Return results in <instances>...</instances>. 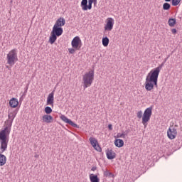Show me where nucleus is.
<instances>
[{"instance_id":"obj_27","label":"nucleus","mask_w":182,"mask_h":182,"mask_svg":"<svg viewBox=\"0 0 182 182\" xmlns=\"http://www.w3.org/2000/svg\"><path fill=\"white\" fill-rule=\"evenodd\" d=\"M105 177H114V175L112 173V172H109L108 171H105L104 172Z\"/></svg>"},{"instance_id":"obj_37","label":"nucleus","mask_w":182,"mask_h":182,"mask_svg":"<svg viewBox=\"0 0 182 182\" xmlns=\"http://www.w3.org/2000/svg\"><path fill=\"white\" fill-rule=\"evenodd\" d=\"M170 58V55H168L167 58H166L164 60V63H166L167 62V60Z\"/></svg>"},{"instance_id":"obj_24","label":"nucleus","mask_w":182,"mask_h":182,"mask_svg":"<svg viewBox=\"0 0 182 182\" xmlns=\"http://www.w3.org/2000/svg\"><path fill=\"white\" fill-rule=\"evenodd\" d=\"M102 45L103 46L106 47V46H109V38L107 37H104L102 38Z\"/></svg>"},{"instance_id":"obj_36","label":"nucleus","mask_w":182,"mask_h":182,"mask_svg":"<svg viewBox=\"0 0 182 182\" xmlns=\"http://www.w3.org/2000/svg\"><path fill=\"white\" fill-rule=\"evenodd\" d=\"M97 168V167H96V166H92V168H91V170H92V171H96Z\"/></svg>"},{"instance_id":"obj_22","label":"nucleus","mask_w":182,"mask_h":182,"mask_svg":"<svg viewBox=\"0 0 182 182\" xmlns=\"http://www.w3.org/2000/svg\"><path fill=\"white\" fill-rule=\"evenodd\" d=\"M168 23L171 28H173L176 26V23H177V20L176 18H169Z\"/></svg>"},{"instance_id":"obj_1","label":"nucleus","mask_w":182,"mask_h":182,"mask_svg":"<svg viewBox=\"0 0 182 182\" xmlns=\"http://www.w3.org/2000/svg\"><path fill=\"white\" fill-rule=\"evenodd\" d=\"M165 63H162L159 66L152 69L146 75L145 80V89L147 92H151L154 89V86L157 87V82H159V75L163 69Z\"/></svg>"},{"instance_id":"obj_38","label":"nucleus","mask_w":182,"mask_h":182,"mask_svg":"<svg viewBox=\"0 0 182 182\" xmlns=\"http://www.w3.org/2000/svg\"><path fill=\"white\" fill-rule=\"evenodd\" d=\"M34 157H36V159H38V158L39 157V155L36 154V155L34 156Z\"/></svg>"},{"instance_id":"obj_6","label":"nucleus","mask_w":182,"mask_h":182,"mask_svg":"<svg viewBox=\"0 0 182 182\" xmlns=\"http://www.w3.org/2000/svg\"><path fill=\"white\" fill-rule=\"evenodd\" d=\"M153 106H151L146 108L143 114L142 117V124L144 125V127L147 126V122L150 121V118L151 117V114L153 113Z\"/></svg>"},{"instance_id":"obj_35","label":"nucleus","mask_w":182,"mask_h":182,"mask_svg":"<svg viewBox=\"0 0 182 182\" xmlns=\"http://www.w3.org/2000/svg\"><path fill=\"white\" fill-rule=\"evenodd\" d=\"M108 129L110 130V131L113 130V125H112L111 124H109L108 125Z\"/></svg>"},{"instance_id":"obj_14","label":"nucleus","mask_w":182,"mask_h":182,"mask_svg":"<svg viewBox=\"0 0 182 182\" xmlns=\"http://www.w3.org/2000/svg\"><path fill=\"white\" fill-rule=\"evenodd\" d=\"M18 109H16L14 110H11V112H8V119L10 120H14L15 118L16 117V114H18Z\"/></svg>"},{"instance_id":"obj_17","label":"nucleus","mask_w":182,"mask_h":182,"mask_svg":"<svg viewBox=\"0 0 182 182\" xmlns=\"http://www.w3.org/2000/svg\"><path fill=\"white\" fill-rule=\"evenodd\" d=\"M18 105H19V102L16 98H11L9 101V106L13 109L18 107Z\"/></svg>"},{"instance_id":"obj_25","label":"nucleus","mask_w":182,"mask_h":182,"mask_svg":"<svg viewBox=\"0 0 182 182\" xmlns=\"http://www.w3.org/2000/svg\"><path fill=\"white\" fill-rule=\"evenodd\" d=\"M171 8V5L170 4L166 2L163 4L164 11H168Z\"/></svg>"},{"instance_id":"obj_21","label":"nucleus","mask_w":182,"mask_h":182,"mask_svg":"<svg viewBox=\"0 0 182 182\" xmlns=\"http://www.w3.org/2000/svg\"><path fill=\"white\" fill-rule=\"evenodd\" d=\"M6 164V156L0 154V166H5Z\"/></svg>"},{"instance_id":"obj_5","label":"nucleus","mask_w":182,"mask_h":182,"mask_svg":"<svg viewBox=\"0 0 182 182\" xmlns=\"http://www.w3.org/2000/svg\"><path fill=\"white\" fill-rule=\"evenodd\" d=\"M16 60H18V50L14 48L10 50L7 54V63L10 65V66H14Z\"/></svg>"},{"instance_id":"obj_16","label":"nucleus","mask_w":182,"mask_h":182,"mask_svg":"<svg viewBox=\"0 0 182 182\" xmlns=\"http://www.w3.org/2000/svg\"><path fill=\"white\" fill-rule=\"evenodd\" d=\"M42 120L43 123H52L53 122V117L50 114H44L42 117Z\"/></svg>"},{"instance_id":"obj_18","label":"nucleus","mask_w":182,"mask_h":182,"mask_svg":"<svg viewBox=\"0 0 182 182\" xmlns=\"http://www.w3.org/2000/svg\"><path fill=\"white\" fill-rule=\"evenodd\" d=\"M114 145L116 146V147H123V146H124V141H123V139H115L114 140Z\"/></svg>"},{"instance_id":"obj_32","label":"nucleus","mask_w":182,"mask_h":182,"mask_svg":"<svg viewBox=\"0 0 182 182\" xmlns=\"http://www.w3.org/2000/svg\"><path fill=\"white\" fill-rule=\"evenodd\" d=\"M69 53H70L71 55H73V53H75V48H69L68 49Z\"/></svg>"},{"instance_id":"obj_29","label":"nucleus","mask_w":182,"mask_h":182,"mask_svg":"<svg viewBox=\"0 0 182 182\" xmlns=\"http://www.w3.org/2000/svg\"><path fill=\"white\" fill-rule=\"evenodd\" d=\"M136 117L138 119H141L143 117V111L140 110L136 113Z\"/></svg>"},{"instance_id":"obj_12","label":"nucleus","mask_w":182,"mask_h":182,"mask_svg":"<svg viewBox=\"0 0 182 182\" xmlns=\"http://www.w3.org/2000/svg\"><path fill=\"white\" fill-rule=\"evenodd\" d=\"M55 102V90L50 93L47 97V105L53 107V103Z\"/></svg>"},{"instance_id":"obj_20","label":"nucleus","mask_w":182,"mask_h":182,"mask_svg":"<svg viewBox=\"0 0 182 182\" xmlns=\"http://www.w3.org/2000/svg\"><path fill=\"white\" fill-rule=\"evenodd\" d=\"M90 180L91 182H100V179L97 177V175L93 173L90 175Z\"/></svg>"},{"instance_id":"obj_26","label":"nucleus","mask_w":182,"mask_h":182,"mask_svg":"<svg viewBox=\"0 0 182 182\" xmlns=\"http://www.w3.org/2000/svg\"><path fill=\"white\" fill-rule=\"evenodd\" d=\"M44 112H45V113H46V114H50V113H52L53 110L50 107H46L44 109Z\"/></svg>"},{"instance_id":"obj_4","label":"nucleus","mask_w":182,"mask_h":182,"mask_svg":"<svg viewBox=\"0 0 182 182\" xmlns=\"http://www.w3.org/2000/svg\"><path fill=\"white\" fill-rule=\"evenodd\" d=\"M63 33V28L62 27H58L56 26H53V30L50 33V36L49 38V43L51 45H53L54 42H56V39L59 38V36H62Z\"/></svg>"},{"instance_id":"obj_28","label":"nucleus","mask_w":182,"mask_h":182,"mask_svg":"<svg viewBox=\"0 0 182 182\" xmlns=\"http://www.w3.org/2000/svg\"><path fill=\"white\" fill-rule=\"evenodd\" d=\"M180 2H181V0H172V6H177Z\"/></svg>"},{"instance_id":"obj_13","label":"nucleus","mask_w":182,"mask_h":182,"mask_svg":"<svg viewBox=\"0 0 182 182\" xmlns=\"http://www.w3.org/2000/svg\"><path fill=\"white\" fill-rule=\"evenodd\" d=\"M66 23V20L63 17H60L54 24V26H57L58 28H62V26H65Z\"/></svg>"},{"instance_id":"obj_34","label":"nucleus","mask_w":182,"mask_h":182,"mask_svg":"<svg viewBox=\"0 0 182 182\" xmlns=\"http://www.w3.org/2000/svg\"><path fill=\"white\" fill-rule=\"evenodd\" d=\"M171 31L173 35H176V33H177V29L176 28H172Z\"/></svg>"},{"instance_id":"obj_8","label":"nucleus","mask_w":182,"mask_h":182,"mask_svg":"<svg viewBox=\"0 0 182 182\" xmlns=\"http://www.w3.org/2000/svg\"><path fill=\"white\" fill-rule=\"evenodd\" d=\"M72 47L77 50H79L82 48V40L79 36H75L71 42Z\"/></svg>"},{"instance_id":"obj_33","label":"nucleus","mask_w":182,"mask_h":182,"mask_svg":"<svg viewBox=\"0 0 182 182\" xmlns=\"http://www.w3.org/2000/svg\"><path fill=\"white\" fill-rule=\"evenodd\" d=\"M25 96L26 95H23V94L21 96V97L19 99L20 103H22V102H23V99H24Z\"/></svg>"},{"instance_id":"obj_15","label":"nucleus","mask_w":182,"mask_h":182,"mask_svg":"<svg viewBox=\"0 0 182 182\" xmlns=\"http://www.w3.org/2000/svg\"><path fill=\"white\" fill-rule=\"evenodd\" d=\"M106 155L108 160H113V159H116V153L112 149L107 150Z\"/></svg>"},{"instance_id":"obj_10","label":"nucleus","mask_w":182,"mask_h":182,"mask_svg":"<svg viewBox=\"0 0 182 182\" xmlns=\"http://www.w3.org/2000/svg\"><path fill=\"white\" fill-rule=\"evenodd\" d=\"M114 25V19L113 18H108L107 19V23L105 26V31H112Z\"/></svg>"},{"instance_id":"obj_11","label":"nucleus","mask_w":182,"mask_h":182,"mask_svg":"<svg viewBox=\"0 0 182 182\" xmlns=\"http://www.w3.org/2000/svg\"><path fill=\"white\" fill-rule=\"evenodd\" d=\"M167 135L168 139L171 140H174L177 137V129L176 128H169L167 131Z\"/></svg>"},{"instance_id":"obj_31","label":"nucleus","mask_w":182,"mask_h":182,"mask_svg":"<svg viewBox=\"0 0 182 182\" xmlns=\"http://www.w3.org/2000/svg\"><path fill=\"white\" fill-rule=\"evenodd\" d=\"M94 149L97 151H99L100 153H102V147H100V145L97 144L96 147H94Z\"/></svg>"},{"instance_id":"obj_9","label":"nucleus","mask_w":182,"mask_h":182,"mask_svg":"<svg viewBox=\"0 0 182 182\" xmlns=\"http://www.w3.org/2000/svg\"><path fill=\"white\" fill-rule=\"evenodd\" d=\"M60 118L61 119V120H63V122H64L65 123H67V124H70V126H72V127H75V129H79V125L73 122L71 119L68 118L66 116L61 115Z\"/></svg>"},{"instance_id":"obj_7","label":"nucleus","mask_w":182,"mask_h":182,"mask_svg":"<svg viewBox=\"0 0 182 182\" xmlns=\"http://www.w3.org/2000/svg\"><path fill=\"white\" fill-rule=\"evenodd\" d=\"M96 5L97 4V0H82L81 8L82 11H87L92 9V4Z\"/></svg>"},{"instance_id":"obj_23","label":"nucleus","mask_w":182,"mask_h":182,"mask_svg":"<svg viewBox=\"0 0 182 182\" xmlns=\"http://www.w3.org/2000/svg\"><path fill=\"white\" fill-rule=\"evenodd\" d=\"M127 136V132H122V133H118L117 134V138H121V139H126V136Z\"/></svg>"},{"instance_id":"obj_19","label":"nucleus","mask_w":182,"mask_h":182,"mask_svg":"<svg viewBox=\"0 0 182 182\" xmlns=\"http://www.w3.org/2000/svg\"><path fill=\"white\" fill-rule=\"evenodd\" d=\"M89 141L92 147H96V146L99 144V143L97 142V139H96V138L95 137L90 136L89 139Z\"/></svg>"},{"instance_id":"obj_30","label":"nucleus","mask_w":182,"mask_h":182,"mask_svg":"<svg viewBox=\"0 0 182 182\" xmlns=\"http://www.w3.org/2000/svg\"><path fill=\"white\" fill-rule=\"evenodd\" d=\"M28 89H29V84H28L26 87H24V92L23 93V96H26L28 93Z\"/></svg>"},{"instance_id":"obj_3","label":"nucleus","mask_w":182,"mask_h":182,"mask_svg":"<svg viewBox=\"0 0 182 182\" xmlns=\"http://www.w3.org/2000/svg\"><path fill=\"white\" fill-rule=\"evenodd\" d=\"M93 80H95V71L90 70L88 73H86L83 75L82 78L84 89H87V87H90V86H92V84L93 83Z\"/></svg>"},{"instance_id":"obj_2","label":"nucleus","mask_w":182,"mask_h":182,"mask_svg":"<svg viewBox=\"0 0 182 182\" xmlns=\"http://www.w3.org/2000/svg\"><path fill=\"white\" fill-rule=\"evenodd\" d=\"M12 123H14V120L8 118V119L4 122V124L6 125L4 129L0 131V153L6 151V149H8V143H9V134H11Z\"/></svg>"}]
</instances>
